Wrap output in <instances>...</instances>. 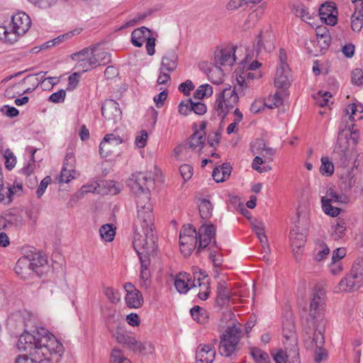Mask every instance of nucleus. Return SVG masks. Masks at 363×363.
<instances>
[{"label": "nucleus", "mask_w": 363, "mask_h": 363, "mask_svg": "<svg viewBox=\"0 0 363 363\" xmlns=\"http://www.w3.org/2000/svg\"><path fill=\"white\" fill-rule=\"evenodd\" d=\"M124 289L126 291L125 297V303L129 308H138L142 306L143 303V295L132 283H125Z\"/></svg>", "instance_id": "a211bd4d"}, {"label": "nucleus", "mask_w": 363, "mask_h": 363, "mask_svg": "<svg viewBox=\"0 0 363 363\" xmlns=\"http://www.w3.org/2000/svg\"><path fill=\"white\" fill-rule=\"evenodd\" d=\"M342 185L345 190H350L355 184V179L351 173L344 174L342 178Z\"/></svg>", "instance_id": "69168bd1"}, {"label": "nucleus", "mask_w": 363, "mask_h": 363, "mask_svg": "<svg viewBox=\"0 0 363 363\" xmlns=\"http://www.w3.org/2000/svg\"><path fill=\"white\" fill-rule=\"evenodd\" d=\"M179 171L181 176L182 177L184 180L186 182L191 178L194 172V169L192 166H191L190 164H184L180 166Z\"/></svg>", "instance_id": "774afa93"}, {"label": "nucleus", "mask_w": 363, "mask_h": 363, "mask_svg": "<svg viewBox=\"0 0 363 363\" xmlns=\"http://www.w3.org/2000/svg\"><path fill=\"white\" fill-rule=\"evenodd\" d=\"M325 306V292L318 289L315 291L310 305L309 316L311 320H307L304 330L309 334L315 327V323L323 316Z\"/></svg>", "instance_id": "423d86ee"}, {"label": "nucleus", "mask_w": 363, "mask_h": 363, "mask_svg": "<svg viewBox=\"0 0 363 363\" xmlns=\"http://www.w3.org/2000/svg\"><path fill=\"white\" fill-rule=\"evenodd\" d=\"M231 172V167L229 164L224 163L218 167H216L212 173V177L216 182H222L228 178Z\"/></svg>", "instance_id": "2f4dec72"}, {"label": "nucleus", "mask_w": 363, "mask_h": 363, "mask_svg": "<svg viewBox=\"0 0 363 363\" xmlns=\"http://www.w3.org/2000/svg\"><path fill=\"white\" fill-rule=\"evenodd\" d=\"M95 53L96 55L97 60L99 62V66L106 65L111 62V54L104 50L94 48Z\"/></svg>", "instance_id": "4d7b16f0"}, {"label": "nucleus", "mask_w": 363, "mask_h": 363, "mask_svg": "<svg viewBox=\"0 0 363 363\" xmlns=\"http://www.w3.org/2000/svg\"><path fill=\"white\" fill-rule=\"evenodd\" d=\"M138 208L137 222L140 225L142 229L153 230L154 215L152 213V205L150 203L148 195H143L140 199L136 200Z\"/></svg>", "instance_id": "6e6552de"}, {"label": "nucleus", "mask_w": 363, "mask_h": 363, "mask_svg": "<svg viewBox=\"0 0 363 363\" xmlns=\"http://www.w3.org/2000/svg\"><path fill=\"white\" fill-rule=\"evenodd\" d=\"M104 294L112 303H117L121 300V294L119 291L112 287H105L104 289Z\"/></svg>", "instance_id": "864d4df0"}, {"label": "nucleus", "mask_w": 363, "mask_h": 363, "mask_svg": "<svg viewBox=\"0 0 363 363\" xmlns=\"http://www.w3.org/2000/svg\"><path fill=\"white\" fill-rule=\"evenodd\" d=\"M112 363H131L130 359L125 357L118 349H113L111 355Z\"/></svg>", "instance_id": "e2e57ef3"}, {"label": "nucleus", "mask_w": 363, "mask_h": 363, "mask_svg": "<svg viewBox=\"0 0 363 363\" xmlns=\"http://www.w3.org/2000/svg\"><path fill=\"white\" fill-rule=\"evenodd\" d=\"M352 83L356 86L363 85V71L361 69H354L351 73Z\"/></svg>", "instance_id": "338daca9"}, {"label": "nucleus", "mask_w": 363, "mask_h": 363, "mask_svg": "<svg viewBox=\"0 0 363 363\" xmlns=\"http://www.w3.org/2000/svg\"><path fill=\"white\" fill-rule=\"evenodd\" d=\"M271 355L275 363H287L289 355L282 349H274L271 351Z\"/></svg>", "instance_id": "603ef678"}, {"label": "nucleus", "mask_w": 363, "mask_h": 363, "mask_svg": "<svg viewBox=\"0 0 363 363\" xmlns=\"http://www.w3.org/2000/svg\"><path fill=\"white\" fill-rule=\"evenodd\" d=\"M123 142V138L119 135H116L113 133L107 134L104 136L102 140V147L108 143L110 146L114 147L121 144Z\"/></svg>", "instance_id": "6e6d98bb"}, {"label": "nucleus", "mask_w": 363, "mask_h": 363, "mask_svg": "<svg viewBox=\"0 0 363 363\" xmlns=\"http://www.w3.org/2000/svg\"><path fill=\"white\" fill-rule=\"evenodd\" d=\"M252 229L255 234L257 235V238L259 240L260 242H265V239L267 238V236L264 233V225L261 221H255L252 223Z\"/></svg>", "instance_id": "5fc2aeb1"}, {"label": "nucleus", "mask_w": 363, "mask_h": 363, "mask_svg": "<svg viewBox=\"0 0 363 363\" xmlns=\"http://www.w3.org/2000/svg\"><path fill=\"white\" fill-rule=\"evenodd\" d=\"M213 94V87L208 84H202L194 92V97L202 99L204 97L211 96Z\"/></svg>", "instance_id": "8fccbe9b"}, {"label": "nucleus", "mask_w": 363, "mask_h": 363, "mask_svg": "<svg viewBox=\"0 0 363 363\" xmlns=\"http://www.w3.org/2000/svg\"><path fill=\"white\" fill-rule=\"evenodd\" d=\"M331 97L332 94L330 92L319 91L315 99L318 105L324 107L328 105L329 99Z\"/></svg>", "instance_id": "052dcab7"}, {"label": "nucleus", "mask_w": 363, "mask_h": 363, "mask_svg": "<svg viewBox=\"0 0 363 363\" xmlns=\"http://www.w3.org/2000/svg\"><path fill=\"white\" fill-rule=\"evenodd\" d=\"M363 26V7L355 8L351 16V28L352 30L359 32Z\"/></svg>", "instance_id": "72a5a7b5"}, {"label": "nucleus", "mask_w": 363, "mask_h": 363, "mask_svg": "<svg viewBox=\"0 0 363 363\" xmlns=\"http://www.w3.org/2000/svg\"><path fill=\"white\" fill-rule=\"evenodd\" d=\"M178 57L174 50H169L162 57L160 69L172 72L177 67Z\"/></svg>", "instance_id": "393cba45"}, {"label": "nucleus", "mask_w": 363, "mask_h": 363, "mask_svg": "<svg viewBox=\"0 0 363 363\" xmlns=\"http://www.w3.org/2000/svg\"><path fill=\"white\" fill-rule=\"evenodd\" d=\"M0 40L10 44L17 41L16 35L12 32L10 26H0Z\"/></svg>", "instance_id": "a19ab883"}, {"label": "nucleus", "mask_w": 363, "mask_h": 363, "mask_svg": "<svg viewBox=\"0 0 363 363\" xmlns=\"http://www.w3.org/2000/svg\"><path fill=\"white\" fill-rule=\"evenodd\" d=\"M250 354L255 363H270L269 354L258 347L252 348Z\"/></svg>", "instance_id": "79ce46f5"}, {"label": "nucleus", "mask_w": 363, "mask_h": 363, "mask_svg": "<svg viewBox=\"0 0 363 363\" xmlns=\"http://www.w3.org/2000/svg\"><path fill=\"white\" fill-rule=\"evenodd\" d=\"M153 183V179L150 174L144 172H137L133 174L131 177L128 180V186L130 191L135 194L136 200L140 199L143 195L147 194L150 199V191L147 184Z\"/></svg>", "instance_id": "9d476101"}, {"label": "nucleus", "mask_w": 363, "mask_h": 363, "mask_svg": "<svg viewBox=\"0 0 363 363\" xmlns=\"http://www.w3.org/2000/svg\"><path fill=\"white\" fill-rule=\"evenodd\" d=\"M207 75L209 80H211L213 84H220L223 82V72L217 65L210 67Z\"/></svg>", "instance_id": "58836bf2"}, {"label": "nucleus", "mask_w": 363, "mask_h": 363, "mask_svg": "<svg viewBox=\"0 0 363 363\" xmlns=\"http://www.w3.org/2000/svg\"><path fill=\"white\" fill-rule=\"evenodd\" d=\"M332 237L334 240H339L345 235L347 224L342 219H337L336 223L332 226Z\"/></svg>", "instance_id": "ea45409f"}, {"label": "nucleus", "mask_w": 363, "mask_h": 363, "mask_svg": "<svg viewBox=\"0 0 363 363\" xmlns=\"http://www.w3.org/2000/svg\"><path fill=\"white\" fill-rule=\"evenodd\" d=\"M4 157L6 167L9 170L12 169L16 164V157L14 154L9 149H6L4 151Z\"/></svg>", "instance_id": "680f3d73"}, {"label": "nucleus", "mask_w": 363, "mask_h": 363, "mask_svg": "<svg viewBox=\"0 0 363 363\" xmlns=\"http://www.w3.org/2000/svg\"><path fill=\"white\" fill-rule=\"evenodd\" d=\"M191 277L186 272H181L174 279V286L180 294H186L191 289Z\"/></svg>", "instance_id": "a878e982"}, {"label": "nucleus", "mask_w": 363, "mask_h": 363, "mask_svg": "<svg viewBox=\"0 0 363 363\" xmlns=\"http://www.w3.org/2000/svg\"><path fill=\"white\" fill-rule=\"evenodd\" d=\"M216 357L215 347L210 345H200L197 347L196 359L197 363H213Z\"/></svg>", "instance_id": "412c9836"}, {"label": "nucleus", "mask_w": 363, "mask_h": 363, "mask_svg": "<svg viewBox=\"0 0 363 363\" xmlns=\"http://www.w3.org/2000/svg\"><path fill=\"white\" fill-rule=\"evenodd\" d=\"M152 35L151 30L149 28L142 26L132 32L131 42L133 45L140 48Z\"/></svg>", "instance_id": "b1692460"}, {"label": "nucleus", "mask_w": 363, "mask_h": 363, "mask_svg": "<svg viewBox=\"0 0 363 363\" xmlns=\"http://www.w3.org/2000/svg\"><path fill=\"white\" fill-rule=\"evenodd\" d=\"M315 252L314 259L317 262H320L328 257L330 252V248L325 243L320 242L317 245Z\"/></svg>", "instance_id": "09e8293b"}, {"label": "nucleus", "mask_w": 363, "mask_h": 363, "mask_svg": "<svg viewBox=\"0 0 363 363\" xmlns=\"http://www.w3.org/2000/svg\"><path fill=\"white\" fill-rule=\"evenodd\" d=\"M359 135L350 127L339 131L333 156L342 166H347L354 157V147L358 142Z\"/></svg>", "instance_id": "f03ea898"}, {"label": "nucleus", "mask_w": 363, "mask_h": 363, "mask_svg": "<svg viewBox=\"0 0 363 363\" xmlns=\"http://www.w3.org/2000/svg\"><path fill=\"white\" fill-rule=\"evenodd\" d=\"M289 238L294 250L295 249L299 250L305 245L306 235L303 233H300L298 228H293L291 230Z\"/></svg>", "instance_id": "7c9ffc66"}, {"label": "nucleus", "mask_w": 363, "mask_h": 363, "mask_svg": "<svg viewBox=\"0 0 363 363\" xmlns=\"http://www.w3.org/2000/svg\"><path fill=\"white\" fill-rule=\"evenodd\" d=\"M31 20L25 12H18L12 16L9 24L12 32L16 35L18 40L20 35H24L30 28Z\"/></svg>", "instance_id": "4468645a"}, {"label": "nucleus", "mask_w": 363, "mask_h": 363, "mask_svg": "<svg viewBox=\"0 0 363 363\" xmlns=\"http://www.w3.org/2000/svg\"><path fill=\"white\" fill-rule=\"evenodd\" d=\"M114 336L118 343L127 345L133 351L137 342L135 337L121 332H116Z\"/></svg>", "instance_id": "e433bc0d"}, {"label": "nucleus", "mask_w": 363, "mask_h": 363, "mask_svg": "<svg viewBox=\"0 0 363 363\" xmlns=\"http://www.w3.org/2000/svg\"><path fill=\"white\" fill-rule=\"evenodd\" d=\"M91 53V48H86L78 52H75L72 55V58L74 60L77 61V67L83 70V68L86 65V59Z\"/></svg>", "instance_id": "c9c22d12"}, {"label": "nucleus", "mask_w": 363, "mask_h": 363, "mask_svg": "<svg viewBox=\"0 0 363 363\" xmlns=\"http://www.w3.org/2000/svg\"><path fill=\"white\" fill-rule=\"evenodd\" d=\"M203 129L196 130L193 135H191L184 143L181 144L176 151L178 152H187L191 150L195 152H200L204 145L206 140V135Z\"/></svg>", "instance_id": "ddd939ff"}, {"label": "nucleus", "mask_w": 363, "mask_h": 363, "mask_svg": "<svg viewBox=\"0 0 363 363\" xmlns=\"http://www.w3.org/2000/svg\"><path fill=\"white\" fill-rule=\"evenodd\" d=\"M216 230V226L212 223L203 224L199 228L197 234L199 245L196 254L210 245L212 241L213 244L211 246L216 245V241L215 240Z\"/></svg>", "instance_id": "f8f14e48"}, {"label": "nucleus", "mask_w": 363, "mask_h": 363, "mask_svg": "<svg viewBox=\"0 0 363 363\" xmlns=\"http://www.w3.org/2000/svg\"><path fill=\"white\" fill-rule=\"evenodd\" d=\"M216 293L217 297L216 301L218 306H223L228 303L230 298V293L225 281H220L218 283Z\"/></svg>", "instance_id": "bb28decb"}, {"label": "nucleus", "mask_w": 363, "mask_h": 363, "mask_svg": "<svg viewBox=\"0 0 363 363\" xmlns=\"http://www.w3.org/2000/svg\"><path fill=\"white\" fill-rule=\"evenodd\" d=\"M262 13V9H257L255 11H252L247 16L245 20L243 29L247 30L252 27H253L256 23L259 21Z\"/></svg>", "instance_id": "c03bdc74"}, {"label": "nucleus", "mask_w": 363, "mask_h": 363, "mask_svg": "<svg viewBox=\"0 0 363 363\" xmlns=\"http://www.w3.org/2000/svg\"><path fill=\"white\" fill-rule=\"evenodd\" d=\"M262 77V72L261 71L255 72L247 69L245 72H243L242 75L237 77V81L242 91L245 94L248 89H253L254 80L259 79Z\"/></svg>", "instance_id": "aec40b11"}, {"label": "nucleus", "mask_w": 363, "mask_h": 363, "mask_svg": "<svg viewBox=\"0 0 363 363\" xmlns=\"http://www.w3.org/2000/svg\"><path fill=\"white\" fill-rule=\"evenodd\" d=\"M198 242V235L179 236L180 250L185 256L191 255L196 248Z\"/></svg>", "instance_id": "5701e85b"}, {"label": "nucleus", "mask_w": 363, "mask_h": 363, "mask_svg": "<svg viewBox=\"0 0 363 363\" xmlns=\"http://www.w3.org/2000/svg\"><path fill=\"white\" fill-rule=\"evenodd\" d=\"M30 259L26 255L19 258L15 266V272L23 279L35 274L30 265Z\"/></svg>", "instance_id": "4be33fe9"}, {"label": "nucleus", "mask_w": 363, "mask_h": 363, "mask_svg": "<svg viewBox=\"0 0 363 363\" xmlns=\"http://www.w3.org/2000/svg\"><path fill=\"white\" fill-rule=\"evenodd\" d=\"M239 101V96L235 87L228 86L223 89L216 98L214 104V111L222 120L225 118L229 111L235 108Z\"/></svg>", "instance_id": "39448f33"}, {"label": "nucleus", "mask_w": 363, "mask_h": 363, "mask_svg": "<svg viewBox=\"0 0 363 363\" xmlns=\"http://www.w3.org/2000/svg\"><path fill=\"white\" fill-rule=\"evenodd\" d=\"M178 110L180 114L187 116L192 112V100L191 99L182 101L179 103Z\"/></svg>", "instance_id": "0e129e2a"}, {"label": "nucleus", "mask_w": 363, "mask_h": 363, "mask_svg": "<svg viewBox=\"0 0 363 363\" xmlns=\"http://www.w3.org/2000/svg\"><path fill=\"white\" fill-rule=\"evenodd\" d=\"M99 66V62L97 60L96 55L95 53L94 49L91 48V53L89 55V57L86 59V65L83 68L82 72H87L92 68L96 67Z\"/></svg>", "instance_id": "bf43d9fd"}, {"label": "nucleus", "mask_w": 363, "mask_h": 363, "mask_svg": "<svg viewBox=\"0 0 363 363\" xmlns=\"http://www.w3.org/2000/svg\"><path fill=\"white\" fill-rule=\"evenodd\" d=\"M190 313L194 320L199 323H205L207 319L206 312L200 306H194L190 310Z\"/></svg>", "instance_id": "49530a36"}, {"label": "nucleus", "mask_w": 363, "mask_h": 363, "mask_svg": "<svg viewBox=\"0 0 363 363\" xmlns=\"http://www.w3.org/2000/svg\"><path fill=\"white\" fill-rule=\"evenodd\" d=\"M200 216L203 220H208L213 216V205L206 199H200L198 201Z\"/></svg>", "instance_id": "c85d7f7f"}, {"label": "nucleus", "mask_w": 363, "mask_h": 363, "mask_svg": "<svg viewBox=\"0 0 363 363\" xmlns=\"http://www.w3.org/2000/svg\"><path fill=\"white\" fill-rule=\"evenodd\" d=\"M102 116L108 122L116 123L121 118L122 111L119 104L113 99H107L101 107Z\"/></svg>", "instance_id": "dca6fc26"}, {"label": "nucleus", "mask_w": 363, "mask_h": 363, "mask_svg": "<svg viewBox=\"0 0 363 363\" xmlns=\"http://www.w3.org/2000/svg\"><path fill=\"white\" fill-rule=\"evenodd\" d=\"M140 261V278L142 281V286L147 288L150 283H149V279L150 277V272L148 268L150 264V259L148 257H140L139 258Z\"/></svg>", "instance_id": "473e14b6"}, {"label": "nucleus", "mask_w": 363, "mask_h": 363, "mask_svg": "<svg viewBox=\"0 0 363 363\" xmlns=\"http://www.w3.org/2000/svg\"><path fill=\"white\" fill-rule=\"evenodd\" d=\"M99 184L96 182H92L82 186L80 190L77 193V197L82 198L87 193H94L97 191Z\"/></svg>", "instance_id": "13d9d810"}, {"label": "nucleus", "mask_w": 363, "mask_h": 363, "mask_svg": "<svg viewBox=\"0 0 363 363\" xmlns=\"http://www.w3.org/2000/svg\"><path fill=\"white\" fill-rule=\"evenodd\" d=\"M337 10L333 2H325L319 9L320 19L327 25L335 26L337 22Z\"/></svg>", "instance_id": "6ab92c4d"}, {"label": "nucleus", "mask_w": 363, "mask_h": 363, "mask_svg": "<svg viewBox=\"0 0 363 363\" xmlns=\"http://www.w3.org/2000/svg\"><path fill=\"white\" fill-rule=\"evenodd\" d=\"M287 55L284 49L279 50V65L274 79V85L276 87L281 89L286 88L289 84V67L286 62Z\"/></svg>", "instance_id": "9b49d317"}, {"label": "nucleus", "mask_w": 363, "mask_h": 363, "mask_svg": "<svg viewBox=\"0 0 363 363\" xmlns=\"http://www.w3.org/2000/svg\"><path fill=\"white\" fill-rule=\"evenodd\" d=\"M349 201L350 199L345 194L337 193L332 188L328 189L326 196L321 198L323 212L332 217H337L340 213V208L333 206L332 203H347Z\"/></svg>", "instance_id": "1a4fd4ad"}, {"label": "nucleus", "mask_w": 363, "mask_h": 363, "mask_svg": "<svg viewBox=\"0 0 363 363\" xmlns=\"http://www.w3.org/2000/svg\"><path fill=\"white\" fill-rule=\"evenodd\" d=\"M363 285V262H356L350 272L342 278L338 288L340 291L352 292L359 289Z\"/></svg>", "instance_id": "0eeeda50"}, {"label": "nucleus", "mask_w": 363, "mask_h": 363, "mask_svg": "<svg viewBox=\"0 0 363 363\" xmlns=\"http://www.w3.org/2000/svg\"><path fill=\"white\" fill-rule=\"evenodd\" d=\"M284 101L283 94L281 91H276L274 94L269 96L264 99V106L272 109L279 107Z\"/></svg>", "instance_id": "f704fd0d"}, {"label": "nucleus", "mask_w": 363, "mask_h": 363, "mask_svg": "<svg viewBox=\"0 0 363 363\" xmlns=\"http://www.w3.org/2000/svg\"><path fill=\"white\" fill-rule=\"evenodd\" d=\"M208 274L205 271L199 269L198 272H194V280L190 283L191 288H203L204 291L199 290L197 296L202 300H206L209 296L210 293V283L208 281Z\"/></svg>", "instance_id": "2eb2a0df"}, {"label": "nucleus", "mask_w": 363, "mask_h": 363, "mask_svg": "<svg viewBox=\"0 0 363 363\" xmlns=\"http://www.w3.org/2000/svg\"><path fill=\"white\" fill-rule=\"evenodd\" d=\"M27 256L29 257L30 259V262L32 263L30 265L34 273L38 274L40 273V268L47 264L46 257L39 252H31L30 253L27 254Z\"/></svg>", "instance_id": "c756f323"}, {"label": "nucleus", "mask_w": 363, "mask_h": 363, "mask_svg": "<svg viewBox=\"0 0 363 363\" xmlns=\"http://www.w3.org/2000/svg\"><path fill=\"white\" fill-rule=\"evenodd\" d=\"M293 11L296 16L300 17L305 22L311 18L308 8L301 3L294 5Z\"/></svg>", "instance_id": "a18cd8bd"}, {"label": "nucleus", "mask_w": 363, "mask_h": 363, "mask_svg": "<svg viewBox=\"0 0 363 363\" xmlns=\"http://www.w3.org/2000/svg\"><path fill=\"white\" fill-rule=\"evenodd\" d=\"M235 47L227 45L215 52L216 65L218 66H232L235 62Z\"/></svg>", "instance_id": "f3484780"}, {"label": "nucleus", "mask_w": 363, "mask_h": 363, "mask_svg": "<svg viewBox=\"0 0 363 363\" xmlns=\"http://www.w3.org/2000/svg\"><path fill=\"white\" fill-rule=\"evenodd\" d=\"M16 347L26 354L18 355L15 363H59L64 353L61 342L43 328L33 333L25 330L19 336Z\"/></svg>", "instance_id": "f257e3e1"}, {"label": "nucleus", "mask_w": 363, "mask_h": 363, "mask_svg": "<svg viewBox=\"0 0 363 363\" xmlns=\"http://www.w3.org/2000/svg\"><path fill=\"white\" fill-rule=\"evenodd\" d=\"M101 239L106 242H111L116 235V228L112 224L103 225L99 229Z\"/></svg>", "instance_id": "4c0bfd02"}, {"label": "nucleus", "mask_w": 363, "mask_h": 363, "mask_svg": "<svg viewBox=\"0 0 363 363\" xmlns=\"http://www.w3.org/2000/svg\"><path fill=\"white\" fill-rule=\"evenodd\" d=\"M345 116H348V118L351 121H359L363 118V106L362 104H349L345 110Z\"/></svg>", "instance_id": "cd10ccee"}, {"label": "nucleus", "mask_w": 363, "mask_h": 363, "mask_svg": "<svg viewBox=\"0 0 363 363\" xmlns=\"http://www.w3.org/2000/svg\"><path fill=\"white\" fill-rule=\"evenodd\" d=\"M143 234L135 232L133 237V247L140 257H148L157 250L156 236L153 230L142 229Z\"/></svg>", "instance_id": "20e7f679"}, {"label": "nucleus", "mask_w": 363, "mask_h": 363, "mask_svg": "<svg viewBox=\"0 0 363 363\" xmlns=\"http://www.w3.org/2000/svg\"><path fill=\"white\" fill-rule=\"evenodd\" d=\"M264 40H265V36L260 33L256 39L255 44L254 45V50L256 51L257 55H259L262 50L269 52L273 49V45L269 41H266V43H264Z\"/></svg>", "instance_id": "37998d69"}, {"label": "nucleus", "mask_w": 363, "mask_h": 363, "mask_svg": "<svg viewBox=\"0 0 363 363\" xmlns=\"http://www.w3.org/2000/svg\"><path fill=\"white\" fill-rule=\"evenodd\" d=\"M133 351L144 354H152L154 352V346L150 342H140L137 341Z\"/></svg>", "instance_id": "3c124183"}, {"label": "nucleus", "mask_w": 363, "mask_h": 363, "mask_svg": "<svg viewBox=\"0 0 363 363\" xmlns=\"http://www.w3.org/2000/svg\"><path fill=\"white\" fill-rule=\"evenodd\" d=\"M241 337L240 324L233 320L220 336L219 353L226 357L235 354L239 349L238 344Z\"/></svg>", "instance_id": "7ed1b4c3"}, {"label": "nucleus", "mask_w": 363, "mask_h": 363, "mask_svg": "<svg viewBox=\"0 0 363 363\" xmlns=\"http://www.w3.org/2000/svg\"><path fill=\"white\" fill-rule=\"evenodd\" d=\"M320 172L323 175L331 176L334 172V165L328 157H322Z\"/></svg>", "instance_id": "de8ad7c7"}]
</instances>
